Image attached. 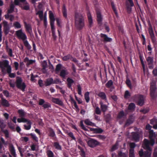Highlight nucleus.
Listing matches in <instances>:
<instances>
[{"label":"nucleus","mask_w":157,"mask_h":157,"mask_svg":"<svg viewBox=\"0 0 157 157\" xmlns=\"http://www.w3.org/2000/svg\"><path fill=\"white\" fill-rule=\"evenodd\" d=\"M96 14L97 16V20L98 24L101 25L102 24V18L100 12L98 10H97L96 11Z\"/></svg>","instance_id":"nucleus-16"},{"label":"nucleus","mask_w":157,"mask_h":157,"mask_svg":"<svg viewBox=\"0 0 157 157\" xmlns=\"http://www.w3.org/2000/svg\"><path fill=\"white\" fill-rule=\"evenodd\" d=\"M134 120V118L132 115L129 117L128 119L127 120L125 125L126 126H128L132 123Z\"/></svg>","instance_id":"nucleus-15"},{"label":"nucleus","mask_w":157,"mask_h":157,"mask_svg":"<svg viewBox=\"0 0 157 157\" xmlns=\"http://www.w3.org/2000/svg\"><path fill=\"white\" fill-rule=\"evenodd\" d=\"M85 99L87 103L89 102L90 100L89 93L88 92H86L85 94Z\"/></svg>","instance_id":"nucleus-47"},{"label":"nucleus","mask_w":157,"mask_h":157,"mask_svg":"<svg viewBox=\"0 0 157 157\" xmlns=\"http://www.w3.org/2000/svg\"><path fill=\"white\" fill-rule=\"evenodd\" d=\"M20 117H24L26 114V113L22 109H19L17 111Z\"/></svg>","instance_id":"nucleus-30"},{"label":"nucleus","mask_w":157,"mask_h":157,"mask_svg":"<svg viewBox=\"0 0 157 157\" xmlns=\"http://www.w3.org/2000/svg\"><path fill=\"white\" fill-rule=\"evenodd\" d=\"M152 74L155 76H157V67H155L152 71Z\"/></svg>","instance_id":"nucleus-64"},{"label":"nucleus","mask_w":157,"mask_h":157,"mask_svg":"<svg viewBox=\"0 0 157 157\" xmlns=\"http://www.w3.org/2000/svg\"><path fill=\"white\" fill-rule=\"evenodd\" d=\"M149 138L150 141L146 139L144 140L142 147L146 151H144L143 150L141 149L139 151V155L140 157H151L152 150L149 145H150L151 146L154 145L155 141L153 138L156 137V134L153 130L149 131Z\"/></svg>","instance_id":"nucleus-1"},{"label":"nucleus","mask_w":157,"mask_h":157,"mask_svg":"<svg viewBox=\"0 0 157 157\" xmlns=\"http://www.w3.org/2000/svg\"><path fill=\"white\" fill-rule=\"evenodd\" d=\"M50 24L51 27V31L52 32H55V28L54 26V22H50Z\"/></svg>","instance_id":"nucleus-59"},{"label":"nucleus","mask_w":157,"mask_h":157,"mask_svg":"<svg viewBox=\"0 0 157 157\" xmlns=\"http://www.w3.org/2000/svg\"><path fill=\"white\" fill-rule=\"evenodd\" d=\"M47 155L48 157H54V155L52 151L48 150L46 151Z\"/></svg>","instance_id":"nucleus-45"},{"label":"nucleus","mask_w":157,"mask_h":157,"mask_svg":"<svg viewBox=\"0 0 157 157\" xmlns=\"http://www.w3.org/2000/svg\"><path fill=\"white\" fill-rule=\"evenodd\" d=\"M23 41L24 45L29 50L31 48V46L29 44L27 39L26 40H23Z\"/></svg>","instance_id":"nucleus-32"},{"label":"nucleus","mask_w":157,"mask_h":157,"mask_svg":"<svg viewBox=\"0 0 157 157\" xmlns=\"http://www.w3.org/2000/svg\"><path fill=\"white\" fill-rule=\"evenodd\" d=\"M98 95L102 100L105 101L107 100L106 95L104 92H100Z\"/></svg>","instance_id":"nucleus-24"},{"label":"nucleus","mask_w":157,"mask_h":157,"mask_svg":"<svg viewBox=\"0 0 157 157\" xmlns=\"http://www.w3.org/2000/svg\"><path fill=\"white\" fill-rule=\"evenodd\" d=\"M139 57L142 64L143 71H144L145 70V65L143 59V56L141 54H139Z\"/></svg>","instance_id":"nucleus-31"},{"label":"nucleus","mask_w":157,"mask_h":157,"mask_svg":"<svg viewBox=\"0 0 157 157\" xmlns=\"http://www.w3.org/2000/svg\"><path fill=\"white\" fill-rule=\"evenodd\" d=\"M15 83L17 88L21 89L23 92L25 91L26 85L25 83L23 82V79L21 77H16Z\"/></svg>","instance_id":"nucleus-4"},{"label":"nucleus","mask_w":157,"mask_h":157,"mask_svg":"<svg viewBox=\"0 0 157 157\" xmlns=\"http://www.w3.org/2000/svg\"><path fill=\"white\" fill-rule=\"evenodd\" d=\"M70 60L75 63L77 66L79 65V64L78 63V61L77 60L75 57H73L72 56Z\"/></svg>","instance_id":"nucleus-56"},{"label":"nucleus","mask_w":157,"mask_h":157,"mask_svg":"<svg viewBox=\"0 0 157 157\" xmlns=\"http://www.w3.org/2000/svg\"><path fill=\"white\" fill-rule=\"evenodd\" d=\"M3 31L6 36L10 32V27L8 22L6 21H3Z\"/></svg>","instance_id":"nucleus-10"},{"label":"nucleus","mask_w":157,"mask_h":157,"mask_svg":"<svg viewBox=\"0 0 157 157\" xmlns=\"http://www.w3.org/2000/svg\"><path fill=\"white\" fill-rule=\"evenodd\" d=\"M38 104L40 105H42L44 109L51 107V105L50 103L48 102H45L44 100L42 99H40Z\"/></svg>","instance_id":"nucleus-8"},{"label":"nucleus","mask_w":157,"mask_h":157,"mask_svg":"<svg viewBox=\"0 0 157 157\" xmlns=\"http://www.w3.org/2000/svg\"><path fill=\"white\" fill-rule=\"evenodd\" d=\"M124 116V112L122 110L119 112L117 116V118L120 119Z\"/></svg>","instance_id":"nucleus-51"},{"label":"nucleus","mask_w":157,"mask_h":157,"mask_svg":"<svg viewBox=\"0 0 157 157\" xmlns=\"http://www.w3.org/2000/svg\"><path fill=\"white\" fill-rule=\"evenodd\" d=\"M15 34L17 38L19 39L22 40V41L27 39V37L26 35L23 32L21 29L17 31Z\"/></svg>","instance_id":"nucleus-5"},{"label":"nucleus","mask_w":157,"mask_h":157,"mask_svg":"<svg viewBox=\"0 0 157 157\" xmlns=\"http://www.w3.org/2000/svg\"><path fill=\"white\" fill-rule=\"evenodd\" d=\"M53 146L56 149L58 150H61L62 148L61 146L59 144L58 142H55L53 143Z\"/></svg>","instance_id":"nucleus-36"},{"label":"nucleus","mask_w":157,"mask_h":157,"mask_svg":"<svg viewBox=\"0 0 157 157\" xmlns=\"http://www.w3.org/2000/svg\"><path fill=\"white\" fill-rule=\"evenodd\" d=\"M136 98L138 100L137 105L140 106H142L144 104V96L141 94L137 95L136 96Z\"/></svg>","instance_id":"nucleus-11"},{"label":"nucleus","mask_w":157,"mask_h":157,"mask_svg":"<svg viewBox=\"0 0 157 157\" xmlns=\"http://www.w3.org/2000/svg\"><path fill=\"white\" fill-rule=\"evenodd\" d=\"M47 65L48 64L46 61L45 60H44L42 64V70L44 73H45L46 72V68L47 67Z\"/></svg>","instance_id":"nucleus-28"},{"label":"nucleus","mask_w":157,"mask_h":157,"mask_svg":"<svg viewBox=\"0 0 157 157\" xmlns=\"http://www.w3.org/2000/svg\"><path fill=\"white\" fill-rule=\"evenodd\" d=\"M147 64L154 63L153 57L152 56H148L146 59Z\"/></svg>","instance_id":"nucleus-43"},{"label":"nucleus","mask_w":157,"mask_h":157,"mask_svg":"<svg viewBox=\"0 0 157 157\" xmlns=\"http://www.w3.org/2000/svg\"><path fill=\"white\" fill-rule=\"evenodd\" d=\"M26 123H27V124L28 125H26L25 124L24 125V127L26 130H29L31 128V121L29 120Z\"/></svg>","instance_id":"nucleus-35"},{"label":"nucleus","mask_w":157,"mask_h":157,"mask_svg":"<svg viewBox=\"0 0 157 157\" xmlns=\"http://www.w3.org/2000/svg\"><path fill=\"white\" fill-rule=\"evenodd\" d=\"M53 84V78H49L46 79L44 81V85L45 86H48Z\"/></svg>","instance_id":"nucleus-21"},{"label":"nucleus","mask_w":157,"mask_h":157,"mask_svg":"<svg viewBox=\"0 0 157 157\" xmlns=\"http://www.w3.org/2000/svg\"><path fill=\"white\" fill-rule=\"evenodd\" d=\"M15 6L13 4H11L10 5V8L7 10V12L9 13H11L14 11Z\"/></svg>","instance_id":"nucleus-37"},{"label":"nucleus","mask_w":157,"mask_h":157,"mask_svg":"<svg viewBox=\"0 0 157 157\" xmlns=\"http://www.w3.org/2000/svg\"><path fill=\"white\" fill-rule=\"evenodd\" d=\"M10 151L11 154L14 157H16V154L15 153V151L14 146L13 145H12L10 147Z\"/></svg>","instance_id":"nucleus-34"},{"label":"nucleus","mask_w":157,"mask_h":157,"mask_svg":"<svg viewBox=\"0 0 157 157\" xmlns=\"http://www.w3.org/2000/svg\"><path fill=\"white\" fill-rule=\"evenodd\" d=\"M105 119L106 122H109L111 119V116L109 114H107L105 117Z\"/></svg>","instance_id":"nucleus-55"},{"label":"nucleus","mask_w":157,"mask_h":157,"mask_svg":"<svg viewBox=\"0 0 157 157\" xmlns=\"http://www.w3.org/2000/svg\"><path fill=\"white\" fill-rule=\"evenodd\" d=\"M9 61L7 60H4L3 61H0V68L2 69V72H3L5 70V67L8 65Z\"/></svg>","instance_id":"nucleus-14"},{"label":"nucleus","mask_w":157,"mask_h":157,"mask_svg":"<svg viewBox=\"0 0 157 157\" xmlns=\"http://www.w3.org/2000/svg\"><path fill=\"white\" fill-rule=\"evenodd\" d=\"M52 101L54 103L58 105H59L62 106L63 105V104L62 101L58 98H52Z\"/></svg>","instance_id":"nucleus-18"},{"label":"nucleus","mask_w":157,"mask_h":157,"mask_svg":"<svg viewBox=\"0 0 157 157\" xmlns=\"http://www.w3.org/2000/svg\"><path fill=\"white\" fill-rule=\"evenodd\" d=\"M88 145L91 147H96L99 144V143L97 140L92 138H90L87 141Z\"/></svg>","instance_id":"nucleus-7"},{"label":"nucleus","mask_w":157,"mask_h":157,"mask_svg":"<svg viewBox=\"0 0 157 157\" xmlns=\"http://www.w3.org/2000/svg\"><path fill=\"white\" fill-rule=\"evenodd\" d=\"M100 36L101 38V40L104 43L107 42H111L113 41L112 38L109 37L106 34L101 33Z\"/></svg>","instance_id":"nucleus-9"},{"label":"nucleus","mask_w":157,"mask_h":157,"mask_svg":"<svg viewBox=\"0 0 157 157\" xmlns=\"http://www.w3.org/2000/svg\"><path fill=\"white\" fill-rule=\"evenodd\" d=\"M62 12L63 16L65 18H67V12L65 4L63 5L62 9Z\"/></svg>","instance_id":"nucleus-29"},{"label":"nucleus","mask_w":157,"mask_h":157,"mask_svg":"<svg viewBox=\"0 0 157 157\" xmlns=\"http://www.w3.org/2000/svg\"><path fill=\"white\" fill-rule=\"evenodd\" d=\"M68 74L67 70L65 68L64 69L62 70L59 74V75L63 78H64Z\"/></svg>","instance_id":"nucleus-23"},{"label":"nucleus","mask_w":157,"mask_h":157,"mask_svg":"<svg viewBox=\"0 0 157 157\" xmlns=\"http://www.w3.org/2000/svg\"><path fill=\"white\" fill-rule=\"evenodd\" d=\"M132 138L136 142L139 140L140 136L137 132H133L132 133Z\"/></svg>","instance_id":"nucleus-20"},{"label":"nucleus","mask_w":157,"mask_h":157,"mask_svg":"<svg viewBox=\"0 0 157 157\" xmlns=\"http://www.w3.org/2000/svg\"><path fill=\"white\" fill-rule=\"evenodd\" d=\"M75 26L77 30L80 31L85 27L84 17L81 14H75Z\"/></svg>","instance_id":"nucleus-2"},{"label":"nucleus","mask_w":157,"mask_h":157,"mask_svg":"<svg viewBox=\"0 0 157 157\" xmlns=\"http://www.w3.org/2000/svg\"><path fill=\"white\" fill-rule=\"evenodd\" d=\"M61 82V81L58 78H56L54 80L53 79V84H57Z\"/></svg>","instance_id":"nucleus-63"},{"label":"nucleus","mask_w":157,"mask_h":157,"mask_svg":"<svg viewBox=\"0 0 157 157\" xmlns=\"http://www.w3.org/2000/svg\"><path fill=\"white\" fill-rule=\"evenodd\" d=\"M7 124L10 129L13 131H15L14 125L11 122H8Z\"/></svg>","instance_id":"nucleus-42"},{"label":"nucleus","mask_w":157,"mask_h":157,"mask_svg":"<svg viewBox=\"0 0 157 157\" xmlns=\"http://www.w3.org/2000/svg\"><path fill=\"white\" fill-rule=\"evenodd\" d=\"M0 98L1 99V104L2 106L4 107H9L10 104L8 101L5 99L2 94L0 95Z\"/></svg>","instance_id":"nucleus-12"},{"label":"nucleus","mask_w":157,"mask_h":157,"mask_svg":"<svg viewBox=\"0 0 157 157\" xmlns=\"http://www.w3.org/2000/svg\"><path fill=\"white\" fill-rule=\"evenodd\" d=\"M49 17L50 19V22H54L55 18L53 13L51 11L49 12Z\"/></svg>","instance_id":"nucleus-41"},{"label":"nucleus","mask_w":157,"mask_h":157,"mask_svg":"<svg viewBox=\"0 0 157 157\" xmlns=\"http://www.w3.org/2000/svg\"><path fill=\"white\" fill-rule=\"evenodd\" d=\"M126 83L127 86L130 88H131L132 87V84L130 80L128 78H127L126 80Z\"/></svg>","instance_id":"nucleus-61"},{"label":"nucleus","mask_w":157,"mask_h":157,"mask_svg":"<svg viewBox=\"0 0 157 157\" xmlns=\"http://www.w3.org/2000/svg\"><path fill=\"white\" fill-rule=\"evenodd\" d=\"M118 143L117 142L111 147L110 151H113L118 148Z\"/></svg>","instance_id":"nucleus-53"},{"label":"nucleus","mask_w":157,"mask_h":157,"mask_svg":"<svg viewBox=\"0 0 157 157\" xmlns=\"http://www.w3.org/2000/svg\"><path fill=\"white\" fill-rule=\"evenodd\" d=\"M67 81L68 82L67 84V87L70 89H72V85L74 82V80L70 78H68L67 79Z\"/></svg>","instance_id":"nucleus-27"},{"label":"nucleus","mask_w":157,"mask_h":157,"mask_svg":"<svg viewBox=\"0 0 157 157\" xmlns=\"http://www.w3.org/2000/svg\"><path fill=\"white\" fill-rule=\"evenodd\" d=\"M62 67V65L60 63H59L56 65L55 69V71L56 72V73H57L59 72L61 69Z\"/></svg>","instance_id":"nucleus-46"},{"label":"nucleus","mask_w":157,"mask_h":157,"mask_svg":"<svg viewBox=\"0 0 157 157\" xmlns=\"http://www.w3.org/2000/svg\"><path fill=\"white\" fill-rule=\"evenodd\" d=\"M99 104L101 106L100 107L101 111L103 112H105L108 109L107 105L104 104L101 101L100 102Z\"/></svg>","instance_id":"nucleus-22"},{"label":"nucleus","mask_w":157,"mask_h":157,"mask_svg":"<svg viewBox=\"0 0 157 157\" xmlns=\"http://www.w3.org/2000/svg\"><path fill=\"white\" fill-rule=\"evenodd\" d=\"M13 25L17 29H19L21 28V24L18 21H15L13 23Z\"/></svg>","instance_id":"nucleus-49"},{"label":"nucleus","mask_w":157,"mask_h":157,"mask_svg":"<svg viewBox=\"0 0 157 157\" xmlns=\"http://www.w3.org/2000/svg\"><path fill=\"white\" fill-rule=\"evenodd\" d=\"M24 5L23 7V9L24 10H29L30 6L29 4L27 2H25L24 3Z\"/></svg>","instance_id":"nucleus-44"},{"label":"nucleus","mask_w":157,"mask_h":157,"mask_svg":"<svg viewBox=\"0 0 157 157\" xmlns=\"http://www.w3.org/2000/svg\"><path fill=\"white\" fill-rule=\"evenodd\" d=\"M24 23L26 31L31 35L32 34V29L31 25L29 24H27L25 22H24Z\"/></svg>","instance_id":"nucleus-17"},{"label":"nucleus","mask_w":157,"mask_h":157,"mask_svg":"<svg viewBox=\"0 0 157 157\" xmlns=\"http://www.w3.org/2000/svg\"><path fill=\"white\" fill-rule=\"evenodd\" d=\"M1 132H3L5 134V136L6 138H8L9 137V133L8 130L7 129L2 130Z\"/></svg>","instance_id":"nucleus-48"},{"label":"nucleus","mask_w":157,"mask_h":157,"mask_svg":"<svg viewBox=\"0 0 157 157\" xmlns=\"http://www.w3.org/2000/svg\"><path fill=\"white\" fill-rule=\"evenodd\" d=\"M131 96L129 91L128 90H126L124 93V98L125 99H127L129 98Z\"/></svg>","instance_id":"nucleus-60"},{"label":"nucleus","mask_w":157,"mask_h":157,"mask_svg":"<svg viewBox=\"0 0 157 157\" xmlns=\"http://www.w3.org/2000/svg\"><path fill=\"white\" fill-rule=\"evenodd\" d=\"M84 123L87 125H90L92 126H95L96 124L95 123L91 121L88 119H86L84 120Z\"/></svg>","instance_id":"nucleus-26"},{"label":"nucleus","mask_w":157,"mask_h":157,"mask_svg":"<svg viewBox=\"0 0 157 157\" xmlns=\"http://www.w3.org/2000/svg\"><path fill=\"white\" fill-rule=\"evenodd\" d=\"M21 118H18L17 119V121L19 123L23 122L26 123L29 120H28L24 117H21Z\"/></svg>","instance_id":"nucleus-39"},{"label":"nucleus","mask_w":157,"mask_h":157,"mask_svg":"<svg viewBox=\"0 0 157 157\" xmlns=\"http://www.w3.org/2000/svg\"><path fill=\"white\" fill-rule=\"evenodd\" d=\"M80 126L85 131H88V130L86 127H85L83 124V121H81L80 122Z\"/></svg>","instance_id":"nucleus-58"},{"label":"nucleus","mask_w":157,"mask_h":157,"mask_svg":"<svg viewBox=\"0 0 157 157\" xmlns=\"http://www.w3.org/2000/svg\"><path fill=\"white\" fill-rule=\"evenodd\" d=\"M36 14H38L39 18L41 20H42L43 17V12L42 11H38L36 13Z\"/></svg>","instance_id":"nucleus-57"},{"label":"nucleus","mask_w":157,"mask_h":157,"mask_svg":"<svg viewBox=\"0 0 157 157\" xmlns=\"http://www.w3.org/2000/svg\"><path fill=\"white\" fill-rule=\"evenodd\" d=\"M113 85V82L112 80H110L108 81L105 84L106 86L108 88H110Z\"/></svg>","instance_id":"nucleus-40"},{"label":"nucleus","mask_w":157,"mask_h":157,"mask_svg":"<svg viewBox=\"0 0 157 157\" xmlns=\"http://www.w3.org/2000/svg\"><path fill=\"white\" fill-rule=\"evenodd\" d=\"M87 17L89 22L88 27L90 28L93 25V21L91 14L90 12H88L87 13Z\"/></svg>","instance_id":"nucleus-19"},{"label":"nucleus","mask_w":157,"mask_h":157,"mask_svg":"<svg viewBox=\"0 0 157 157\" xmlns=\"http://www.w3.org/2000/svg\"><path fill=\"white\" fill-rule=\"evenodd\" d=\"M6 52H7L8 55L9 56H10L11 57L13 56V51L12 49L10 48L8 49V50L6 51Z\"/></svg>","instance_id":"nucleus-62"},{"label":"nucleus","mask_w":157,"mask_h":157,"mask_svg":"<svg viewBox=\"0 0 157 157\" xmlns=\"http://www.w3.org/2000/svg\"><path fill=\"white\" fill-rule=\"evenodd\" d=\"M72 56L70 54H68L66 56H64L62 58L63 60L64 61H67L68 59H70Z\"/></svg>","instance_id":"nucleus-52"},{"label":"nucleus","mask_w":157,"mask_h":157,"mask_svg":"<svg viewBox=\"0 0 157 157\" xmlns=\"http://www.w3.org/2000/svg\"><path fill=\"white\" fill-rule=\"evenodd\" d=\"M150 96L153 100L155 99L157 97V87L156 82L154 81L151 83Z\"/></svg>","instance_id":"nucleus-3"},{"label":"nucleus","mask_w":157,"mask_h":157,"mask_svg":"<svg viewBox=\"0 0 157 157\" xmlns=\"http://www.w3.org/2000/svg\"><path fill=\"white\" fill-rule=\"evenodd\" d=\"M48 136L51 137L54 140H56V136L53 129L51 128H49L48 129Z\"/></svg>","instance_id":"nucleus-13"},{"label":"nucleus","mask_w":157,"mask_h":157,"mask_svg":"<svg viewBox=\"0 0 157 157\" xmlns=\"http://www.w3.org/2000/svg\"><path fill=\"white\" fill-rule=\"evenodd\" d=\"M136 108V105L133 103H131L129 104L128 106V109L130 111H133Z\"/></svg>","instance_id":"nucleus-25"},{"label":"nucleus","mask_w":157,"mask_h":157,"mask_svg":"<svg viewBox=\"0 0 157 157\" xmlns=\"http://www.w3.org/2000/svg\"><path fill=\"white\" fill-rule=\"evenodd\" d=\"M111 4L112 9L113 11H114L115 14L116 15H117V10H116L115 5L114 3V2L112 1H111Z\"/></svg>","instance_id":"nucleus-38"},{"label":"nucleus","mask_w":157,"mask_h":157,"mask_svg":"<svg viewBox=\"0 0 157 157\" xmlns=\"http://www.w3.org/2000/svg\"><path fill=\"white\" fill-rule=\"evenodd\" d=\"M23 41L24 45L29 50L31 48V46L29 44L27 39L26 40H23Z\"/></svg>","instance_id":"nucleus-33"},{"label":"nucleus","mask_w":157,"mask_h":157,"mask_svg":"<svg viewBox=\"0 0 157 157\" xmlns=\"http://www.w3.org/2000/svg\"><path fill=\"white\" fill-rule=\"evenodd\" d=\"M27 136H31L32 139L34 140L35 141L37 142L38 141V138L36 137L35 134H33L32 133L29 134L28 135L26 134Z\"/></svg>","instance_id":"nucleus-50"},{"label":"nucleus","mask_w":157,"mask_h":157,"mask_svg":"<svg viewBox=\"0 0 157 157\" xmlns=\"http://www.w3.org/2000/svg\"><path fill=\"white\" fill-rule=\"evenodd\" d=\"M149 22L150 24V26L148 28V32L151 39L152 42L153 44H155L156 42V38L155 36L152 27L150 24L149 21Z\"/></svg>","instance_id":"nucleus-6"},{"label":"nucleus","mask_w":157,"mask_h":157,"mask_svg":"<svg viewBox=\"0 0 157 157\" xmlns=\"http://www.w3.org/2000/svg\"><path fill=\"white\" fill-rule=\"evenodd\" d=\"M67 135L71 138L72 140H74L76 142V138L74 136L73 133L72 132H68L67 133Z\"/></svg>","instance_id":"nucleus-54"}]
</instances>
